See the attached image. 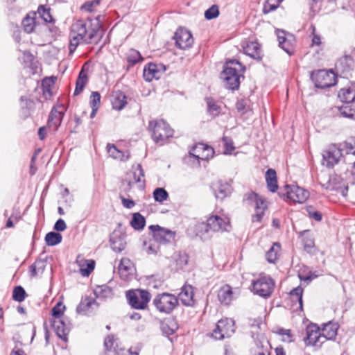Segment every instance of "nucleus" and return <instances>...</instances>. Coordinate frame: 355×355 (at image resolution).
Returning a JSON list of instances; mask_svg holds the SVG:
<instances>
[{
    "mask_svg": "<svg viewBox=\"0 0 355 355\" xmlns=\"http://www.w3.org/2000/svg\"><path fill=\"white\" fill-rule=\"evenodd\" d=\"M101 28L98 22L78 20L71 26L69 41V53H73L80 43L96 44L101 37L98 33Z\"/></svg>",
    "mask_w": 355,
    "mask_h": 355,
    "instance_id": "f257e3e1",
    "label": "nucleus"
},
{
    "mask_svg": "<svg viewBox=\"0 0 355 355\" xmlns=\"http://www.w3.org/2000/svg\"><path fill=\"white\" fill-rule=\"evenodd\" d=\"M231 229L230 219L218 215L210 216L206 223H198L196 225L197 234L203 236L209 232H229Z\"/></svg>",
    "mask_w": 355,
    "mask_h": 355,
    "instance_id": "f03ea898",
    "label": "nucleus"
},
{
    "mask_svg": "<svg viewBox=\"0 0 355 355\" xmlns=\"http://www.w3.org/2000/svg\"><path fill=\"white\" fill-rule=\"evenodd\" d=\"M244 68L241 64L235 60L226 62L222 73L225 87L232 90L237 89L240 85V77Z\"/></svg>",
    "mask_w": 355,
    "mask_h": 355,
    "instance_id": "7ed1b4c3",
    "label": "nucleus"
},
{
    "mask_svg": "<svg viewBox=\"0 0 355 355\" xmlns=\"http://www.w3.org/2000/svg\"><path fill=\"white\" fill-rule=\"evenodd\" d=\"M153 303L159 312L169 314L178 305V298L173 294L163 293L157 294Z\"/></svg>",
    "mask_w": 355,
    "mask_h": 355,
    "instance_id": "20e7f679",
    "label": "nucleus"
},
{
    "mask_svg": "<svg viewBox=\"0 0 355 355\" xmlns=\"http://www.w3.org/2000/svg\"><path fill=\"white\" fill-rule=\"evenodd\" d=\"M149 129L152 132L153 139L161 144L173 134V130L164 120L150 121Z\"/></svg>",
    "mask_w": 355,
    "mask_h": 355,
    "instance_id": "39448f33",
    "label": "nucleus"
},
{
    "mask_svg": "<svg viewBox=\"0 0 355 355\" xmlns=\"http://www.w3.org/2000/svg\"><path fill=\"white\" fill-rule=\"evenodd\" d=\"M126 297L130 305L139 310H144L148 307V304L150 300V293L143 289H137L128 291L126 293Z\"/></svg>",
    "mask_w": 355,
    "mask_h": 355,
    "instance_id": "423d86ee",
    "label": "nucleus"
},
{
    "mask_svg": "<svg viewBox=\"0 0 355 355\" xmlns=\"http://www.w3.org/2000/svg\"><path fill=\"white\" fill-rule=\"evenodd\" d=\"M252 291L263 297L270 296L275 288V282L269 276H261L257 279L252 281Z\"/></svg>",
    "mask_w": 355,
    "mask_h": 355,
    "instance_id": "0eeeda50",
    "label": "nucleus"
},
{
    "mask_svg": "<svg viewBox=\"0 0 355 355\" xmlns=\"http://www.w3.org/2000/svg\"><path fill=\"white\" fill-rule=\"evenodd\" d=\"M315 86L318 88H327L336 84V75L332 71L319 70L311 76Z\"/></svg>",
    "mask_w": 355,
    "mask_h": 355,
    "instance_id": "6e6552de",
    "label": "nucleus"
},
{
    "mask_svg": "<svg viewBox=\"0 0 355 355\" xmlns=\"http://www.w3.org/2000/svg\"><path fill=\"white\" fill-rule=\"evenodd\" d=\"M234 322L232 319L220 320L212 332V337L216 340H221L230 337L234 332Z\"/></svg>",
    "mask_w": 355,
    "mask_h": 355,
    "instance_id": "1a4fd4ad",
    "label": "nucleus"
},
{
    "mask_svg": "<svg viewBox=\"0 0 355 355\" xmlns=\"http://www.w3.org/2000/svg\"><path fill=\"white\" fill-rule=\"evenodd\" d=\"M303 340L306 346L320 347L325 342V339L321 335L320 328L316 324L307 326L306 336Z\"/></svg>",
    "mask_w": 355,
    "mask_h": 355,
    "instance_id": "9d476101",
    "label": "nucleus"
},
{
    "mask_svg": "<svg viewBox=\"0 0 355 355\" xmlns=\"http://www.w3.org/2000/svg\"><path fill=\"white\" fill-rule=\"evenodd\" d=\"M285 193H281L284 196H286L287 199L294 202L303 203L309 196L308 191L295 185L285 187Z\"/></svg>",
    "mask_w": 355,
    "mask_h": 355,
    "instance_id": "9b49d317",
    "label": "nucleus"
},
{
    "mask_svg": "<svg viewBox=\"0 0 355 355\" xmlns=\"http://www.w3.org/2000/svg\"><path fill=\"white\" fill-rule=\"evenodd\" d=\"M276 35L279 42V46L289 55L295 52V39L292 34L286 33L283 30H277Z\"/></svg>",
    "mask_w": 355,
    "mask_h": 355,
    "instance_id": "f8f14e48",
    "label": "nucleus"
},
{
    "mask_svg": "<svg viewBox=\"0 0 355 355\" xmlns=\"http://www.w3.org/2000/svg\"><path fill=\"white\" fill-rule=\"evenodd\" d=\"M342 157V150L336 145L329 146L322 153V164L332 168L337 164Z\"/></svg>",
    "mask_w": 355,
    "mask_h": 355,
    "instance_id": "ddd939ff",
    "label": "nucleus"
},
{
    "mask_svg": "<svg viewBox=\"0 0 355 355\" xmlns=\"http://www.w3.org/2000/svg\"><path fill=\"white\" fill-rule=\"evenodd\" d=\"M149 228L153 232V239L156 243H167L173 241L175 239V232L159 225H150Z\"/></svg>",
    "mask_w": 355,
    "mask_h": 355,
    "instance_id": "4468645a",
    "label": "nucleus"
},
{
    "mask_svg": "<svg viewBox=\"0 0 355 355\" xmlns=\"http://www.w3.org/2000/svg\"><path fill=\"white\" fill-rule=\"evenodd\" d=\"M175 40L176 45L180 49H187L192 46L193 38L190 31L185 29H179L175 32Z\"/></svg>",
    "mask_w": 355,
    "mask_h": 355,
    "instance_id": "2eb2a0df",
    "label": "nucleus"
},
{
    "mask_svg": "<svg viewBox=\"0 0 355 355\" xmlns=\"http://www.w3.org/2000/svg\"><path fill=\"white\" fill-rule=\"evenodd\" d=\"M236 297V294L232 291L229 285L226 284L222 286L218 292V299L220 303L228 305Z\"/></svg>",
    "mask_w": 355,
    "mask_h": 355,
    "instance_id": "dca6fc26",
    "label": "nucleus"
},
{
    "mask_svg": "<svg viewBox=\"0 0 355 355\" xmlns=\"http://www.w3.org/2000/svg\"><path fill=\"white\" fill-rule=\"evenodd\" d=\"M52 327L57 336L64 340H67V335L70 330L69 324H67L63 319H53Z\"/></svg>",
    "mask_w": 355,
    "mask_h": 355,
    "instance_id": "f3484780",
    "label": "nucleus"
},
{
    "mask_svg": "<svg viewBox=\"0 0 355 355\" xmlns=\"http://www.w3.org/2000/svg\"><path fill=\"white\" fill-rule=\"evenodd\" d=\"M190 153L197 159H207L212 156L214 150L212 148L205 146L203 144H199L193 148L192 152Z\"/></svg>",
    "mask_w": 355,
    "mask_h": 355,
    "instance_id": "a211bd4d",
    "label": "nucleus"
},
{
    "mask_svg": "<svg viewBox=\"0 0 355 355\" xmlns=\"http://www.w3.org/2000/svg\"><path fill=\"white\" fill-rule=\"evenodd\" d=\"M105 352L103 355H121L120 348L116 339L113 336H108L104 341Z\"/></svg>",
    "mask_w": 355,
    "mask_h": 355,
    "instance_id": "6ab92c4d",
    "label": "nucleus"
},
{
    "mask_svg": "<svg viewBox=\"0 0 355 355\" xmlns=\"http://www.w3.org/2000/svg\"><path fill=\"white\" fill-rule=\"evenodd\" d=\"M64 107L60 106L52 109L48 120V125L49 127H53L55 130L60 125L63 117Z\"/></svg>",
    "mask_w": 355,
    "mask_h": 355,
    "instance_id": "aec40b11",
    "label": "nucleus"
},
{
    "mask_svg": "<svg viewBox=\"0 0 355 355\" xmlns=\"http://www.w3.org/2000/svg\"><path fill=\"white\" fill-rule=\"evenodd\" d=\"M130 179L128 182V185L131 187L132 184L136 183L144 182V173L141 164H137L132 167V172L129 174Z\"/></svg>",
    "mask_w": 355,
    "mask_h": 355,
    "instance_id": "412c9836",
    "label": "nucleus"
},
{
    "mask_svg": "<svg viewBox=\"0 0 355 355\" xmlns=\"http://www.w3.org/2000/svg\"><path fill=\"white\" fill-rule=\"evenodd\" d=\"M111 248L115 252H121L125 249L126 243L124 236L119 232H113L110 239Z\"/></svg>",
    "mask_w": 355,
    "mask_h": 355,
    "instance_id": "4be33fe9",
    "label": "nucleus"
},
{
    "mask_svg": "<svg viewBox=\"0 0 355 355\" xmlns=\"http://www.w3.org/2000/svg\"><path fill=\"white\" fill-rule=\"evenodd\" d=\"M244 53L254 59H259L261 56V49L260 45L254 41L247 42L243 46Z\"/></svg>",
    "mask_w": 355,
    "mask_h": 355,
    "instance_id": "5701e85b",
    "label": "nucleus"
},
{
    "mask_svg": "<svg viewBox=\"0 0 355 355\" xmlns=\"http://www.w3.org/2000/svg\"><path fill=\"white\" fill-rule=\"evenodd\" d=\"M162 72L158 69V66L153 63L148 64L147 67L144 69V78L148 81L150 82L153 79H159L161 76Z\"/></svg>",
    "mask_w": 355,
    "mask_h": 355,
    "instance_id": "b1692460",
    "label": "nucleus"
},
{
    "mask_svg": "<svg viewBox=\"0 0 355 355\" xmlns=\"http://www.w3.org/2000/svg\"><path fill=\"white\" fill-rule=\"evenodd\" d=\"M193 292L191 286H184L182 287L179 294V299L185 306H192L193 304Z\"/></svg>",
    "mask_w": 355,
    "mask_h": 355,
    "instance_id": "393cba45",
    "label": "nucleus"
},
{
    "mask_svg": "<svg viewBox=\"0 0 355 355\" xmlns=\"http://www.w3.org/2000/svg\"><path fill=\"white\" fill-rule=\"evenodd\" d=\"M93 306L96 307L98 306L96 300L92 298L86 297L78 304L76 308V312L83 315L88 314L91 312L90 309L92 308Z\"/></svg>",
    "mask_w": 355,
    "mask_h": 355,
    "instance_id": "a878e982",
    "label": "nucleus"
},
{
    "mask_svg": "<svg viewBox=\"0 0 355 355\" xmlns=\"http://www.w3.org/2000/svg\"><path fill=\"white\" fill-rule=\"evenodd\" d=\"M338 325L336 323L329 322L324 324L322 330L321 335L325 341L327 340L334 339L337 335Z\"/></svg>",
    "mask_w": 355,
    "mask_h": 355,
    "instance_id": "bb28decb",
    "label": "nucleus"
},
{
    "mask_svg": "<svg viewBox=\"0 0 355 355\" xmlns=\"http://www.w3.org/2000/svg\"><path fill=\"white\" fill-rule=\"evenodd\" d=\"M267 187L271 192H275L278 189L277 174L274 169L269 168L266 173Z\"/></svg>",
    "mask_w": 355,
    "mask_h": 355,
    "instance_id": "cd10ccee",
    "label": "nucleus"
},
{
    "mask_svg": "<svg viewBox=\"0 0 355 355\" xmlns=\"http://www.w3.org/2000/svg\"><path fill=\"white\" fill-rule=\"evenodd\" d=\"M246 200L249 203H254L256 210L264 211L266 208V203L263 199L256 193L252 192L247 196Z\"/></svg>",
    "mask_w": 355,
    "mask_h": 355,
    "instance_id": "c85d7f7f",
    "label": "nucleus"
},
{
    "mask_svg": "<svg viewBox=\"0 0 355 355\" xmlns=\"http://www.w3.org/2000/svg\"><path fill=\"white\" fill-rule=\"evenodd\" d=\"M127 97L121 92H115L113 94L112 106L113 108L117 110H122L127 104Z\"/></svg>",
    "mask_w": 355,
    "mask_h": 355,
    "instance_id": "c756f323",
    "label": "nucleus"
},
{
    "mask_svg": "<svg viewBox=\"0 0 355 355\" xmlns=\"http://www.w3.org/2000/svg\"><path fill=\"white\" fill-rule=\"evenodd\" d=\"M338 98L344 103H352L355 100V89L351 88L341 89L338 93Z\"/></svg>",
    "mask_w": 355,
    "mask_h": 355,
    "instance_id": "7c9ffc66",
    "label": "nucleus"
},
{
    "mask_svg": "<svg viewBox=\"0 0 355 355\" xmlns=\"http://www.w3.org/2000/svg\"><path fill=\"white\" fill-rule=\"evenodd\" d=\"M281 246L278 243H274L266 253V260L269 263H275L278 259Z\"/></svg>",
    "mask_w": 355,
    "mask_h": 355,
    "instance_id": "2f4dec72",
    "label": "nucleus"
},
{
    "mask_svg": "<svg viewBox=\"0 0 355 355\" xmlns=\"http://www.w3.org/2000/svg\"><path fill=\"white\" fill-rule=\"evenodd\" d=\"M87 82H88L87 75L83 70H82L79 73L78 77L76 80L74 95L80 94L83 92V90L84 87H85V85H87Z\"/></svg>",
    "mask_w": 355,
    "mask_h": 355,
    "instance_id": "473e14b6",
    "label": "nucleus"
},
{
    "mask_svg": "<svg viewBox=\"0 0 355 355\" xmlns=\"http://www.w3.org/2000/svg\"><path fill=\"white\" fill-rule=\"evenodd\" d=\"M20 106L25 116H29L35 109V103L26 97L21 96Z\"/></svg>",
    "mask_w": 355,
    "mask_h": 355,
    "instance_id": "72a5a7b5",
    "label": "nucleus"
},
{
    "mask_svg": "<svg viewBox=\"0 0 355 355\" xmlns=\"http://www.w3.org/2000/svg\"><path fill=\"white\" fill-rule=\"evenodd\" d=\"M62 236L60 233L51 232L46 234L45 241L47 245L53 246L59 244L62 241Z\"/></svg>",
    "mask_w": 355,
    "mask_h": 355,
    "instance_id": "f704fd0d",
    "label": "nucleus"
},
{
    "mask_svg": "<svg viewBox=\"0 0 355 355\" xmlns=\"http://www.w3.org/2000/svg\"><path fill=\"white\" fill-rule=\"evenodd\" d=\"M302 293L303 289L300 286L295 288L290 293L291 301L297 302L300 310H302Z\"/></svg>",
    "mask_w": 355,
    "mask_h": 355,
    "instance_id": "c9c22d12",
    "label": "nucleus"
},
{
    "mask_svg": "<svg viewBox=\"0 0 355 355\" xmlns=\"http://www.w3.org/2000/svg\"><path fill=\"white\" fill-rule=\"evenodd\" d=\"M132 227L135 230H142L146 223L145 218L139 213H135L130 222Z\"/></svg>",
    "mask_w": 355,
    "mask_h": 355,
    "instance_id": "e433bc0d",
    "label": "nucleus"
},
{
    "mask_svg": "<svg viewBox=\"0 0 355 355\" xmlns=\"http://www.w3.org/2000/svg\"><path fill=\"white\" fill-rule=\"evenodd\" d=\"M153 198L156 202H163L168 198V193L164 188H157L153 191Z\"/></svg>",
    "mask_w": 355,
    "mask_h": 355,
    "instance_id": "4c0bfd02",
    "label": "nucleus"
},
{
    "mask_svg": "<svg viewBox=\"0 0 355 355\" xmlns=\"http://www.w3.org/2000/svg\"><path fill=\"white\" fill-rule=\"evenodd\" d=\"M206 102L208 112L214 116L218 115L220 112V107L216 103L215 101L211 98H207Z\"/></svg>",
    "mask_w": 355,
    "mask_h": 355,
    "instance_id": "58836bf2",
    "label": "nucleus"
},
{
    "mask_svg": "<svg viewBox=\"0 0 355 355\" xmlns=\"http://www.w3.org/2000/svg\"><path fill=\"white\" fill-rule=\"evenodd\" d=\"M107 153L109 155L114 159H119L121 160L123 159V153L119 150L114 144H107Z\"/></svg>",
    "mask_w": 355,
    "mask_h": 355,
    "instance_id": "ea45409f",
    "label": "nucleus"
},
{
    "mask_svg": "<svg viewBox=\"0 0 355 355\" xmlns=\"http://www.w3.org/2000/svg\"><path fill=\"white\" fill-rule=\"evenodd\" d=\"M176 324L173 321H168L167 322H164L162 324L161 329L164 334L167 336L172 335L175 333L177 329Z\"/></svg>",
    "mask_w": 355,
    "mask_h": 355,
    "instance_id": "a19ab883",
    "label": "nucleus"
},
{
    "mask_svg": "<svg viewBox=\"0 0 355 355\" xmlns=\"http://www.w3.org/2000/svg\"><path fill=\"white\" fill-rule=\"evenodd\" d=\"M95 294L98 297L106 298L112 297L113 295V292L111 288L107 286L103 285L97 288L95 291Z\"/></svg>",
    "mask_w": 355,
    "mask_h": 355,
    "instance_id": "79ce46f5",
    "label": "nucleus"
},
{
    "mask_svg": "<svg viewBox=\"0 0 355 355\" xmlns=\"http://www.w3.org/2000/svg\"><path fill=\"white\" fill-rule=\"evenodd\" d=\"M86 263V267L84 268L83 265L80 264V272L84 277H87L90 275L94 269L95 262L93 260H83Z\"/></svg>",
    "mask_w": 355,
    "mask_h": 355,
    "instance_id": "37998d69",
    "label": "nucleus"
},
{
    "mask_svg": "<svg viewBox=\"0 0 355 355\" xmlns=\"http://www.w3.org/2000/svg\"><path fill=\"white\" fill-rule=\"evenodd\" d=\"M143 60L140 53L135 49H130L127 53V60L131 64H135Z\"/></svg>",
    "mask_w": 355,
    "mask_h": 355,
    "instance_id": "c03bdc74",
    "label": "nucleus"
},
{
    "mask_svg": "<svg viewBox=\"0 0 355 355\" xmlns=\"http://www.w3.org/2000/svg\"><path fill=\"white\" fill-rule=\"evenodd\" d=\"M231 189L227 184H221L218 189H215V196L216 198L223 199L230 193Z\"/></svg>",
    "mask_w": 355,
    "mask_h": 355,
    "instance_id": "a18cd8bd",
    "label": "nucleus"
},
{
    "mask_svg": "<svg viewBox=\"0 0 355 355\" xmlns=\"http://www.w3.org/2000/svg\"><path fill=\"white\" fill-rule=\"evenodd\" d=\"M26 291L21 286L15 287L12 292V299L15 301L21 302L25 300Z\"/></svg>",
    "mask_w": 355,
    "mask_h": 355,
    "instance_id": "49530a36",
    "label": "nucleus"
},
{
    "mask_svg": "<svg viewBox=\"0 0 355 355\" xmlns=\"http://www.w3.org/2000/svg\"><path fill=\"white\" fill-rule=\"evenodd\" d=\"M157 243H156L154 239L153 241H144V250L148 254H156L159 250V245Z\"/></svg>",
    "mask_w": 355,
    "mask_h": 355,
    "instance_id": "de8ad7c7",
    "label": "nucleus"
},
{
    "mask_svg": "<svg viewBox=\"0 0 355 355\" xmlns=\"http://www.w3.org/2000/svg\"><path fill=\"white\" fill-rule=\"evenodd\" d=\"M22 24L24 28V31L28 33H31L34 31L35 22V18L30 17L27 16L25 17L22 21Z\"/></svg>",
    "mask_w": 355,
    "mask_h": 355,
    "instance_id": "09e8293b",
    "label": "nucleus"
},
{
    "mask_svg": "<svg viewBox=\"0 0 355 355\" xmlns=\"http://www.w3.org/2000/svg\"><path fill=\"white\" fill-rule=\"evenodd\" d=\"M38 13L45 22H53V18L50 13V9L46 8L44 6H40Z\"/></svg>",
    "mask_w": 355,
    "mask_h": 355,
    "instance_id": "8fccbe9b",
    "label": "nucleus"
},
{
    "mask_svg": "<svg viewBox=\"0 0 355 355\" xmlns=\"http://www.w3.org/2000/svg\"><path fill=\"white\" fill-rule=\"evenodd\" d=\"M65 306L62 302H58L56 305L52 309V315L54 319H62L61 316L64 313Z\"/></svg>",
    "mask_w": 355,
    "mask_h": 355,
    "instance_id": "3c124183",
    "label": "nucleus"
},
{
    "mask_svg": "<svg viewBox=\"0 0 355 355\" xmlns=\"http://www.w3.org/2000/svg\"><path fill=\"white\" fill-rule=\"evenodd\" d=\"M131 269V262L128 258L121 259L119 266V271L121 274V276L123 275V272H127Z\"/></svg>",
    "mask_w": 355,
    "mask_h": 355,
    "instance_id": "603ef678",
    "label": "nucleus"
},
{
    "mask_svg": "<svg viewBox=\"0 0 355 355\" xmlns=\"http://www.w3.org/2000/svg\"><path fill=\"white\" fill-rule=\"evenodd\" d=\"M219 15L218 7L216 5L211 6L205 12V17L207 19H212L217 17Z\"/></svg>",
    "mask_w": 355,
    "mask_h": 355,
    "instance_id": "864d4df0",
    "label": "nucleus"
},
{
    "mask_svg": "<svg viewBox=\"0 0 355 355\" xmlns=\"http://www.w3.org/2000/svg\"><path fill=\"white\" fill-rule=\"evenodd\" d=\"M346 153L355 155V137L349 138L345 143Z\"/></svg>",
    "mask_w": 355,
    "mask_h": 355,
    "instance_id": "5fc2aeb1",
    "label": "nucleus"
},
{
    "mask_svg": "<svg viewBox=\"0 0 355 355\" xmlns=\"http://www.w3.org/2000/svg\"><path fill=\"white\" fill-rule=\"evenodd\" d=\"M101 103V95L98 92H93L90 96V106L92 107H99Z\"/></svg>",
    "mask_w": 355,
    "mask_h": 355,
    "instance_id": "6e6d98bb",
    "label": "nucleus"
},
{
    "mask_svg": "<svg viewBox=\"0 0 355 355\" xmlns=\"http://www.w3.org/2000/svg\"><path fill=\"white\" fill-rule=\"evenodd\" d=\"M223 142L225 146V153L231 154L232 152L234 150L232 141L228 137H224L223 138Z\"/></svg>",
    "mask_w": 355,
    "mask_h": 355,
    "instance_id": "4d7b16f0",
    "label": "nucleus"
},
{
    "mask_svg": "<svg viewBox=\"0 0 355 355\" xmlns=\"http://www.w3.org/2000/svg\"><path fill=\"white\" fill-rule=\"evenodd\" d=\"M306 211L310 218L315 219L316 221H320L322 220V214L318 211L314 210L313 207H308L306 208Z\"/></svg>",
    "mask_w": 355,
    "mask_h": 355,
    "instance_id": "13d9d810",
    "label": "nucleus"
},
{
    "mask_svg": "<svg viewBox=\"0 0 355 355\" xmlns=\"http://www.w3.org/2000/svg\"><path fill=\"white\" fill-rule=\"evenodd\" d=\"M99 3V0L87 1L81 6V9L88 12H92L93 8L96 7Z\"/></svg>",
    "mask_w": 355,
    "mask_h": 355,
    "instance_id": "bf43d9fd",
    "label": "nucleus"
},
{
    "mask_svg": "<svg viewBox=\"0 0 355 355\" xmlns=\"http://www.w3.org/2000/svg\"><path fill=\"white\" fill-rule=\"evenodd\" d=\"M279 334L283 336V340L285 342L291 343L293 340L290 329H280Z\"/></svg>",
    "mask_w": 355,
    "mask_h": 355,
    "instance_id": "052dcab7",
    "label": "nucleus"
},
{
    "mask_svg": "<svg viewBox=\"0 0 355 355\" xmlns=\"http://www.w3.org/2000/svg\"><path fill=\"white\" fill-rule=\"evenodd\" d=\"M340 114L343 117L346 118H350L352 117L354 114L352 112V110L349 109L348 107H341L339 109Z\"/></svg>",
    "mask_w": 355,
    "mask_h": 355,
    "instance_id": "680f3d73",
    "label": "nucleus"
},
{
    "mask_svg": "<svg viewBox=\"0 0 355 355\" xmlns=\"http://www.w3.org/2000/svg\"><path fill=\"white\" fill-rule=\"evenodd\" d=\"M120 198L121 200L123 206L125 208L131 209L135 205V202L132 200L127 199L122 196H120Z\"/></svg>",
    "mask_w": 355,
    "mask_h": 355,
    "instance_id": "e2e57ef3",
    "label": "nucleus"
},
{
    "mask_svg": "<svg viewBox=\"0 0 355 355\" xmlns=\"http://www.w3.org/2000/svg\"><path fill=\"white\" fill-rule=\"evenodd\" d=\"M67 228V225L64 220L60 218L58 219L54 225V230L57 231L62 232L65 230Z\"/></svg>",
    "mask_w": 355,
    "mask_h": 355,
    "instance_id": "0e129e2a",
    "label": "nucleus"
},
{
    "mask_svg": "<svg viewBox=\"0 0 355 355\" xmlns=\"http://www.w3.org/2000/svg\"><path fill=\"white\" fill-rule=\"evenodd\" d=\"M277 8L275 7V4H272L270 1H268V0L266 1L264 6H263V13L267 14L270 12H272L275 10Z\"/></svg>",
    "mask_w": 355,
    "mask_h": 355,
    "instance_id": "69168bd1",
    "label": "nucleus"
},
{
    "mask_svg": "<svg viewBox=\"0 0 355 355\" xmlns=\"http://www.w3.org/2000/svg\"><path fill=\"white\" fill-rule=\"evenodd\" d=\"M264 211L256 210L255 214L252 216V220L253 223L260 222L263 216Z\"/></svg>",
    "mask_w": 355,
    "mask_h": 355,
    "instance_id": "338daca9",
    "label": "nucleus"
},
{
    "mask_svg": "<svg viewBox=\"0 0 355 355\" xmlns=\"http://www.w3.org/2000/svg\"><path fill=\"white\" fill-rule=\"evenodd\" d=\"M120 352H121V355H139L138 352H132V349L129 350H125L123 348H120Z\"/></svg>",
    "mask_w": 355,
    "mask_h": 355,
    "instance_id": "774afa93",
    "label": "nucleus"
}]
</instances>
